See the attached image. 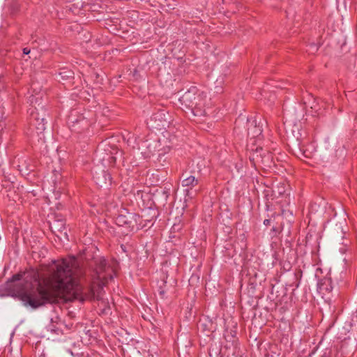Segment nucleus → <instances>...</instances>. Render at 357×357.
I'll return each mask as SVG.
<instances>
[{
  "instance_id": "1",
  "label": "nucleus",
  "mask_w": 357,
  "mask_h": 357,
  "mask_svg": "<svg viewBox=\"0 0 357 357\" xmlns=\"http://www.w3.org/2000/svg\"><path fill=\"white\" fill-rule=\"evenodd\" d=\"M52 264L55 266L51 270L55 278L53 283H38L35 288L26 290L15 283L22 280L21 274H15L1 286V295L18 298L24 306L31 310L70 301L67 295L77 284L72 264L66 259L61 261L53 260Z\"/></svg>"
},
{
  "instance_id": "2",
  "label": "nucleus",
  "mask_w": 357,
  "mask_h": 357,
  "mask_svg": "<svg viewBox=\"0 0 357 357\" xmlns=\"http://www.w3.org/2000/svg\"><path fill=\"white\" fill-rule=\"evenodd\" d=\"M84 259L88 266V270L84 271L80 270V276L85 275L86 271H89L93 282H98L99 285H105L109 280H113L114 271L104 257L90 255L86 253Z\"/></svg>"
},
{
  "instance_id": "3",
  "label": "nucleus",
  "mask_w": 357,
  "mask_h": 357,
  "mask_svg": "<svg viewBox=\"0 0 357 357\" xmlns=\"http://www.w3.org/2000/svg\"><path fill=\"white\" fill-rule=\"evenodd\" d=\"M257 118H248L240 114L234 123V130L240 134H246L251 138H258L262 135L263 128Z\"/></svg>"
},
{
  "instance_id": "4",
  "label": "nucleus",
  "mask_w": 357,
  "mask_h": 357,
  "mask_svg": "<svg viewBox=\"0 0 357 357\" xmlns=\"http://www.w3.org/2000/svg\"><path fill=\"white\" fill-rule=\"evenodd\" d=\"M139 215L137 213L130 212L126 208H121L115 218V223L119 227H125L128 232L134 230L138 224Z\"/></svg>"
},
{
  "instance_id": "5",
  "label": "nucleus",
  "mask_w": 357,
  "mask_h": 357,
  "mask_svg": "<svg viewBox=\"0 0 357 357\" xmlns=\"http://www.w3.org/2000/svg\"><path fill=\"white\" fill-rule=\"evenodd\" d=\"M54 79L66 87H76L75 84L80 80V76L75 77V73L68 67L59 68L52 73Z\"/></svg>"
},
{
  "instance_id": "6",
  "label": "nucleus",
  "mask_w": 357,
  "mask_h": 357,
  "mask_svg": "<svg viewBox=\"0 0 357 357\" xmlns=\"http://www.w3.org/2000/svg\"><path fill=\"white\" fill-rule=\"evenodd\" d=\"M169 123V112L165 108H159L153 112L148 124L156 130L165 129Z\"/></svg>"
},
{
  "instance_id": "7",
  "label": "nucleus",
  "mask_w": 357,
  "mask_h": 357,
  "mask_svg": "<svg viewBox=\"0 0 357 357\" xmlns=\"http://www.w3.org/2000/svg\"><path fill=\"white\" fill-rule=\"evenodd\" d=\"M198 91L196 86H191L180 97L179 101L181 105L186 109L195 108L199 105V102H202V98L200 94H198Z\"/></svg>"
},
{
  "instance_id": "8",
  "label": "nucleus",
  "mask_w": 357,
  "mask_h": 357,
  "mask_svg": "<svg viewBox=\"0 0 357 357\" xmlns=\"http://www.w3.org/2000/svg\"><path fill=\"white\" fill-rule=\"evenodd\" d=\"M38 110L37 108H36ZM50 119V115L47 113L45 109L43 107L40 108V112H31V125L34 126L37 130L38 134L43 133L46 129V124Z\"/></svg>"
},
{
  "instance_id": "9",
  "label": "nucleus",
  "mask_w": 357,
  "mask_h": 357,
  "mask_svg": "<svg viewBox=\"0 0 357 357\" xmlns=\"http://www.w3.org/2000/svg\"><path fill=\"white\" fill-rule=\"evenodd\" d=\"M346 225L345 219H334L328 222V227L331 236L336 241L344 238L345 231L344 227Z\"/></svg>"
},
{
  "instance_id": "10",
  "label": "nucleus",
  "mask_w": 357,
  "mask_h": 357,
  "mask_svg": "<svg viewBox=\"0 0 357 357\" xmlns=\"http://www.w3.org/2000/svg\"><path fill=\"white\" fill-rule=\"evenodd\" d=\"M183 176H184V178L181 181V185L183 187L188 188L185 190V196L192 199L201 190L200 187L198 189H193L199 185V180L192 175L188 176V174H183Z\"/></svg>"
},
{
  "instance_id": "11",
  "label": "nucleus",
  "mask_w": 357,
  "mask_h": 357,
  "mask_svg": "<svg viewBox=\"0 0 357 357\" xmlns=\"http://www.w3.org/2000/svg\"><path fill=\"white\" fill-rule=\"evenodd\" d=\"M299 137H296L292 135L287 136V146L289 148L290 151L296 157L300 158L301 155H305V151L302 145V140L301 139V134L298 132Z\"/></svg>"
},
{
  "instance_id": "12",
  "label": "nucleus",
  "mask_w": 357,
  "mask_h": 357,
  "mask_svg": "<svg viewBox=\"0 0 357 357\" xmlns=\"http://www.w3.org/2000/svg\"><path fill=\"white\" fill-rule=\"evenodd\" d=\"M170 185H167L165 188L160 187L153 193L152 204L155 207H158L157 205L165 206L167 204V199L170 195Z\"/></svg>"
},
{
  "instance_id": "13",
  "label": "nucleus",
  "mask_w": 357,
  "mask_h": 357,
  "mask_svg": "<svg viewBox=\"0 0 357 357\" xmlns=\"http://www.w3.org/2000/svg\"><path fill=\"white\" fill-rule=\"evenodd\" d=\"M93 178L96 183L100 187H107L112 184V176L105 169H95L93 173Z\"/></svg>"
},
{
  "instance_id": "14",
  "label": "nucleus",
  "mask_w": 357,
  "mask_h": 357,
  "mask_svg": "<svg viewBox=\"0 0 357 357\" xmlns=\"http://www.w3.org/2000/svg\"><path fill=\"white\" fill-rule=\"evenodd\" d=\"M198 330L205 333L206 335L209 337L215 330V324L208 317L201 319L197 325Z\"/></svg>"
},
{
  "instance_id": "15",
  "label": "nucleus",
  "mask_w": 357,
  "mask_h": 357,
  "mask_svg": "<svg viewBox=\"0 0 357 357\" xmlns=\"http://www.w3.org/2000/svg\"><path fill=\"white\" fill-rule=\"evenodd\" d=\"M284 211L282 210V213L274 212L271 215H268V218L264 220V225L266 227H273V225L284 222Z\"/></svg>"
},
{
  "instance_id": "16",
  "label": "nucleus",
  "mask_w": 357,
  "mask_h": 357,
  "mask_svg": "<svg viewBox=\"0 0 357 357\" xmlns=\"http://www.w3.org/2000/svg\"><path fill=\"white\" fill-rule=\"evenodd\" d=\"M332 280L330 278H324L317 283V291L319 294H325L332 291Z\"/></svg>"
},
{
  "instance_id": "17",
  "label": "nucleus",
  "mask_w": 357,
  "mask_h": 357,
  "mask_svg": "<svg viewBox=\"0 0 357 357\" xmlns=\"http://www.w3.org/2000/svg\"><path fill=\"white\" fill-rule=\"evenodd\" d=\"M17 274H21L22 280H23L26 284L29 283L32 285L33 282H38V273L34 269H31L24 272H20Z\"/></svg>"
},
{
  "instance_id": "18",
  "label": "nucleus",
  "mask_w": 357,
  "mask_h": 357,
  "mask_svg": "<svg viewBox=\"0 0 357 357\" xmlns=\"http://www.w3.org/2000/svg\"><path fill=\"white\" fill-rule=\"evenodd\" d=\"M260 165L264 168H271L275 166L272 153L263 149L261 157H260Z\"/></svg>"
},
{
  "instance_id": "19",
  "label": "nucleus",
  "mask_w": 357,
  "mask_h": 357,
  "mask_svg": "<svg viewBox=\"0 0 357 357\" xmlns=\"http://www.w3.org/2000/svg\"><path fill=\"white\" fill-rule=\"evenodd\" d=\"M167 173L166 171L155 170L152 174V183L151 185H159L162 183L167 179ZM150 180L151 178H149Z\"/></svg>"
},
{
  "instance_id": "20",
  "label": "nucleus",
  "mask_w": 357,
  "mask_h": 357,
  "mask_svg": "<svg viewBox=\"0 0 357 357\" xmlns=\"http://www.w3.org/2000/svg\"><path fill=\"white\" fill-rule=\"evenodd\" d=\"M224 337L226 341V349H232V352L234 354L236 350L238 348V338L237 337L232 336L231 335L226 334H224Z\"/></svg>"
},
{
  "instance_id": "21",
  "label": "nucleus",
  "mask_w": 357,
  "mask_h": 357,
  "mask_svg": "<svg viewBox=\"0 0 357 357\" xmlns=\"http://www.w3.org/2000/svg\"><path fill=\"white\" fill-rule=\"evenodd\" d=\"M262 152L261 147H257L255 150H252L250 152L248 158L252 166L256 167L257 165H260V157H261Z\"/></svg>"
},
{
  "instance_id": "22",
  "label": "nucleus",
  "mask_w": 357,
  "mask_h": 357,
  "mask_svg": "<svg viewBox=\"0 0 357 357\" xmlns=\"http://www.w3.org/2000/svg\"><path fill=\"white\" fill-rule=\"evenodd\" d=\"M158 215V212L154 208L152 204L146 209L144 210L142 218H144L145 221L151 222L152 220L155 218Z\"/></svg>"
},
{
  "instance_id": "23",
  "label": "nucleus",
  "mask_w": 357,
  "mask_h": 357,
  "mask_svg": "<svg viewBox=\"0 0 357 357\" xmlns=\"http://www.w3.org/2000/svg\"><path fill=\"white\" fill-rule=\"evenodd\" d=\"M284 222L279 223L278 225H273V227H271L269 234L271 235V238L278 237L279 234L284 230Z\"/></svg>"
},
{
  "instance_id": "24",
  "label": "nucleus",
  "mask_w": 357,
  "mask_h": 357,
  "mask_svg": "<svg viewBox=\"0 0 357 357\" xmlns=\"http://www.w3.org/2000/svg\"><path fill=\"white\" fill-rule=\"evenodd\" d=\"M264 197L266 199V205L267 207L269 206V199H274L276 198V190L273 189H266L264 190Z\"/></svg>"
},
{
  "instance_id": "25",
  "label": "nucleus",
  "mask_w": 357,
  "mask_h": 357,
  "mask_svg": "<svg viewBox=\"0 0 357 357\" xmlns=\"http://www.w3.org/2000/svg\"><path fill=\"white\" fill-rule=\"evenodd\" d=\"M194 116H202L204 115L205 111L203 109V102H199V105L195 108L188 109Z\"/></svg>"
},
{
  "instance_id": "26",
  "label": "nucleus",
  "mask_w": 357,
  "mask_h": 357,
  "mask_svg": "<svg viewBox=\"0 0 357 357\" xmlns=\"http://www.w3.org/2000/svg\"><path fill=\"white\" fill-rule=\"evenodd\" d=\"M84 3L82 1L77 0L69 6V10L75 14H79L80 10L84 7Z\"/></svg>"
},
{
  "instance_id": "27",
  "label": "nucleus",
  "mask_w": 357,
  "mask_h": 357,
  "mask_svg": "<svg viewBox=\"0 0 357 357\" xmlns=\"http://www.w3.org/2000/svg\"><path fill=\"white\" fill-rule=\"evenodd\" d=\"M66 226V221L63 218H56L53 222V226H51V228H54L58 231L61 232Z\"/></svg>"
},
{
  "instance_id": "28",
  "label": "nucleus",
  "mask_w": 357,
  "mask_h": 357,
  "mask_svg": "<svg viewBox=\"0 0 357 357\" xmlns=\"http://www.w3.org/2000/svg\"><path fill=\"white\" fill-rule=\"evenodd\" d=\"M303 272L301 269H297L294 273V281L293 282L292 286L295 288H298L301 280Z\"/></svg>"
},
{
  "instance_id": "29",
  "label": "nucleus",
  "mask_w": 357,
  "mask_h": 357,
  "mask_svg": "<svg viewBox=\"0 0 357 357\" xmlns=\"http://www.w3.org/2000/svg\"><path fill=\"white\" fill-rule=\"evenodd\" d=\"M11 15H15L20 10V4L17 1H13L10 6Z\"/></svg>"
},
{
  "instance_id": "30",
  "label": "nucleus",
  "mask_w": 357,
  "mask_h": 357,
  "mask_svg": "<svg viewBox=\"0 0 357 357\" xmlns=\"http://www.w3.org/2000/svg\"><path fill=\"white\" fill-rule=\"evenodd\" d=\"M51 322H52V324L49 326V329L54 333H56V334H59L60 332H61V329H60L59 327H56V326H54L53 324V323L54 322V321L53 320V319L52 318L51 319Z\"/></svg>"
},
{
  "instance_id": "31",
  "label": "nucleus",
  "mask_w": 357,
  "mask_h": 357,
  "mask_svg": "<svg viewBox=\"0 0 357 357\" xmlns=\"http://www.w3.org/2000/svg\"><path fill=\"white\" fill-rule=\"evenodd\" d=\"M236 328H237V326H236V324H234L233 326V328H231L229 331L228 330V328H226L225 330V332L224 334H226V335H231L232 336H234V337H236Z\"/></svg>"
},
{
  "instance_id": "32",
  "label": "nucleus",
  "mask_w": 357,
  "mask_h": 357,
  "mask_svg": "<svg viewBox=\"0 0 357 357\" xmlns=\"http://www.w3.org/2000/svg\"><path fill=\"white\" fill-rule=\"evenodd\" d=\"M220 351L219 349H216L215 350L213 349H209V356L210 357H223L222 356H220Z\"/></svg>"
},
{
  "instance_id": "33",
  "label": "nucleus",
  "mask_w": 357,
  "mask_h": 357,
  "mask_svg": "<svg viewBox=\"0 0 357 357\" xmlns=\"http://www.w3.org/2000/svg\"><path fill=\"white\" fill-rule=\"evenodd\" d=\"M107 161L110 166L114 167L116 162V156L109 155Z\"/></svg>"
},
{
  "instance_id": "34",
  "label": "nucleus",
  "mask_w": 357,
  "mask_h": 357,
  "mask_svg": "<svg viewBox=\"0 0 357 357\" xmlns=\"http://www.w3.org/2000/svg\"><path fill=\"white\" fill-rule=\"evenodd\" d=\"M275 190H276V197L282 195L284 192V188H280L278 186L277 188Z\"/></svg>"
},
{
  "instance_id": "35",
  "label": "nucleus",
  "mask_w": 357,
  "mask_h": 357,
  "mask_svg": "<svg viewBox=\"0 0 357 357\" xmlns=\"http://www.w3.org/2000/svg\"><path fill=\"white\" fill-rule=\"evenodd\" d=\"M175 6H176V3L174 1L172 3H167V5H166V6L167 7V10L169 11V10H174L175 8Z\"/></svg>"
},
{
  "instance_id": "36",
  "label": "nucleus",
  "mask_w": 357,
  "mask_h": 357,
  "mask_svg": "<svg viewBox=\"0 0 357 357\" xmlns=\"http://www.w3.org/2000/svg\"><path fill=\"white\" fill-rule=\"evenodd\" d=\"M165 294V290L162 288V287H160L159 288V294L161 296L162 298L164 297Z\"/></svg>"
},
{
  "instance_id": "37",
  "label": "nucleus",
  "mask_w": 357,
  "mask_h": 357,
  "mask_svg": "<svg viewBox=\"0 0 357 357\" xmlns=\"http://www.w3.org/2000/svg\"><path fill=\"white\" fill-rule=\"evenodd\" d=\"M22 52H23L24 54H26L27 55V54H29L30 53L31 50L29 48H28V47H24V48H23Z\"/></svg>"
},
{
  "instance_id": "38",
  "label": "nucleus",
  "mask_w": 357,
  "mask_h": 357,
  "mask_svg": "<svg viewBox=\"0 0 357 357\" xmlns=\"http://www.w3.org/2000/svg\"><path fill=\"white\" fill-rule=\"evenodd\" d=\"M121 248L122 250V251L125 253H128V250H127V246L126 245H123V244H121Z\"/></svg>"
},
{
  "instance_id": "39",
  "label": "nucleus",
  "mask_w": 357,
  "mask_h": 357,
  "mask_svg": "<svg viewBox=\"0 0 357 357\" xmlns=\"http://www.w3.org/2000/svg\"><path fill=\"white\" fill-rule=\"evenodd\" d=\"M99 77H100V75H99L98 73H96V81L98 83L102 84V82H100V81L98 80Z\"/></svg>"
},
{
  "instance_id": "40",
  "label": "nucleus",
  "mask_w": 357,
  "mask_h": 357,
  "mask_svg": "<svg viewBox=\"0 0 357 357\" xmlns=\"http://www.w3.org/2000/svg\"><path fill=\"white\" fill-rule=\"evenodd\" d=\"M347 343L345 341H344V342H342V344L341 348H342V349H344L347 347Z\"/></svg>"
},
{
  "instance_id": "41",
  "label": "nucleus",
  "mask_w": 357,
  "mask_h": 357,
  "mask_svg": "<svg viewBox=\"0 0 357 357\" xmlns=\"http://www.w3.org/2000/svg\"><path fill=\"white\" fill-rule=\"evenodd\" d=\"M90 39H91V36H90L89 37H86L85 41L86 42H89L90 40Z\"/></svg>"
},
{
  "instance_id": "42",
  "label": "nucleus",
  "mask_w": 357,
  "mask_h": 357,
  "mask_svg": "<svg viewBox=\"0 0 357 357\" xmlns=\"http://www.w3.org/2000/svg\"><path fill=\"white\" fill-rule=\"evenodd\" d=\"M119 153L120 156L122 155V151H116V154L117 155Z\"/></svg>"
},
{
  "instance_id": "43",
  "label": "nucleus",
  "mask_w": 357,
  "mask_h": 357,
  "mask_svg": "<svg viewBox=\"0 0 357 357\" xmlns=\"http://www.w3.org/2000/svg\"><path fill=\"white\" fill-rule=\"evenodd\" d=\"M137 70H134V75H137Z\"/></svg>"
},
{
  "instance_id": "44",
  "label": "nucleus",
  "mask_w": 357,
  "mask_h": 357,
  "mask_svg": "<svg viewBox=\"0 0 357 357\" xmlns=\"http://www.w3.org/2000/svg\"><path fill=\"white\" fill-rule=\"evenodd\" d=\"M344 250H345L344 249L341 248V252H344Z\"/></svg>"
}]
</instances>
